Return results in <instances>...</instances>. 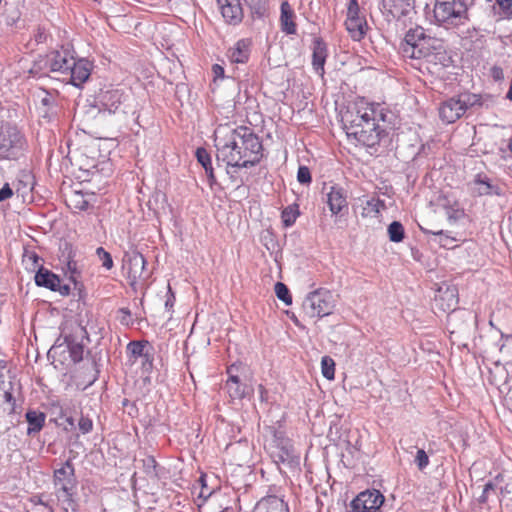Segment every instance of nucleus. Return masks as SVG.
I'll list each match as a JSON object with an SVG mask.
<instances>
[{"label": "nucleus", "mask_w": 512, "mask_h": 512, "mask_svg": "<svg viewBox=\"0 0 512 512\" xmlns=\"http://www.w3.org/2000/svg\"><path fill=\"white\" fill-rule=\"evenodd\" d=\"M89 206V203L88 201L84 200V199H81L77 205H76V208H78L79 210H86Z\"/></svg>", "instance_id": "69168bd1"}, {"label": "nucleus", "mask_w": 512, "mask_h": 512, "mask_svg": "<svg viewBox=\"0 0 512 512\" xmlns=\"http://www.w3.org/2000/svg\"><path fill=\"white\" fill-rule=\"evenodd\" d=\"M272 439L269 444V453L277 464H290L294 458L293 446L290 440L280 430L272 429Z\"/></svg>", "instance_id": "9b49d317"}, {"label": "nucleus", "mask_w": 512, "mask_h": 512, "mask_svg": "<svg viewBox=\"0 0 512 512\" xmlns=\"http://www.w3.org/2000/svg\"><path fill=\"white\" fill-rule=\"evenodd\" d=\"M367 110H364L359 103L348 106L342 114L343 128L349 139L367 147L370 154L377 152V146L387 137L386 128L379 123L373 122Z\"/></svg>", "instance_id": "f03ea898"}, {"label": "nucleus", "mask_w": 512, "mask_h": 512, "mask_svg": "<svg viewBox=\"0 0 512 512\" xmlns=\"http://www.w3.org/2000/svg\"><path fill=\"white\" fill-rule=\"evenodd\" d=\"M299 216V210L297 205L287 206L281 214V219L285 227L292 226L297 217Z\"/></svg>", "instance_id": "e433bc0d"}, {"label": "nucleus", "mask_w": 512, "mask_h": 512, "mask_svg": "<svg viewBox=\"0 0 512 512\" xmlns=\"http://www.w3.org/2000/svg\"><path fill=\"white\" fill-rule=\"evenodd\" d=\"M226 389L232 399H242L248 393V387L241 382L226 383Z\"/></svg>", "instance_id": "c9c22d12"}, {"label": "nucleus", "mask_w": 512, "mask_h": 512, "mask_svg": "<svg viewBox=\"0 0 512 512\" xmlns=\"http://www.w3.org/2000/svg\"><path fill=\"white\" fill-rule=\"evenodd\" d=\"M476 315L469 310L458 309L447 316V326L451 336L469 335L476 325Z\"/></svg>", "instance_id": "f8f14e48"}, {"label": "nucleus", "mask_w": 512, "mask_h": 512, "mask_svg": "<svg viewBox=\"0 0 512 512\" xmlns=\"http://www.w3.org/2000/svg\"><path fill=\"white\" fill-rule=\"evenodd\" d=\"M297 180L301 184H310L312 181L311 173L308 167L300 166L297 172Z\"/></svg>", "instance_id": "49530a36"}, {"label": "nucleus", "mask_w": 512, "mask_h": 512, "mask_svg": "<svg viewBox=\"0 0 512 512\" xmlns=\"http://www.w3.org/2000/svg\"><path fill=\"white\" fill-rule=\"evenodd\" d=\"M122 262V269L132 287L136 285L138 280H146L149 277V273L145 270L146 260L137 250L126 251Z\"/></svg>", "instance_id": "9d476101"}, {"label": "nucleus", "mask_w": 512, "mask_h": 512, "mask_svg": "<svg viewBox=\"0 0 512 512\" xmlns=\"http://www.w3.org/2000/svg\"><path fill=\"white\" fill-rule=\"evenodd\" d=\"M23 178H24L25 180L20 179V180L18 181L17 188H16V191H17V192L20 190V187H19V186H20L22 183H24V186L32 185V183H33V182H32V177H31L29 174L23 173Z\"/></svg>", "instance_id": "13d9d810"}, {"label": "nucleus", "mask_w": 512, "mask_h": 512, "mask_svg": "<svg viewBox=\"0 0 512 512\" xmlns=\"http://www.w3.org/2000/svg\"><path fill=\"white\" fill-rule=\"evenodd\" d=\"M506 98L508 100L512 101V79H511V82H510V85H509L508 92L506 94Z\"/></svg>", "instance_id": "774afa93"}, {"label": "nucleus", "mask_w": 512, "mask_h": 512, "mask_svg": "<svg viewBox=\"0 0 512 512\" xmlns=\"http://www.w3.org/2000/svg\"><path fill=\"white\" fill-rule=\"evenodd\" d=\"M41 104L46 108L43 117H48L49 113H55V97L49 93H45L44 97L41 99Z\"/></svg>", "instance_id": "a18cd8bd"}, {"label": "nucleus", "mask_w": 512, "mask_h": 512, "mask_svg": "<svg viewBox=\"0 0 512 512\" xmlns=\"http://www.w3.org/2000/svg\"><path fill=\"white\" fill-rule=\"evenodd\" d=\"M474 0H436L433 8L435 21L445 28H455L469 21V9Z\"/></svg>", "instance_id": "20e7f679"}, {"label": "nucleus", "mask_w": 512, "mask_h": 512, "mask_svg": "<svg viewBox=\"0 0 512 512\" xmlns=\"http://www.w3.org/2000/svg\"><path fill=\"white\" fill-rule=\"evenodd\" d=\"M500 492L503 496L512 495V476L509 477V481L505 485L500 487Z\"/></svg>", "instance_id": "6e6d98bb"}, {"label": "nucleus", "mask_w": 512, "mask_h": 512, "mask_svg": "<svg viewBox=\"0 0 512 512\" xmlns=\"http://www.w3.org/2000/svg\"><path fill=\"white\" fill-rule=\"evenodd\" d=\"M127 353L134 361L137 358H147L149 367L153 363V347L147 341H131L127 345Z\"/></svg>", "instance_id": "b1692460"}, {"label": "nucleus", "mask_w": 512, "mask_h": 512, "mask_svg": "<svg viewBox=\"0 0 512 512\" xmlns=\"http://www.w3.org/2000/svg\"><path fill=\"white\" fill-rule=\"evenodd\" d=\"M468 186L471 194L476 197L500 196L503 194V187L499 181L485 173H477Z\"/></svg>", "instance_id": "4468645a"}, {"label": "nucleus", "mask_w": 512, "mask_h": 512, "mask_svg": "<svg viewBox=\"0 0 512 512\" xmlns=\"http://www.w3.org/2000/svg\"><path fill=\"white\" fill-rule=\"evenodd\" d=\"M74 59V55L68 49L62 48L61 50H54L48 53L44 65L50 72L58 73L65 77L69 72L71 64H74Z\"/></svg>", "instance_id": "dca6fc26"}, {"label": "nucleus", "mask_w": 512, "mask_h": 512, "mask_svg": "<svg viewBox=\"0 0 512 512\" xmlns=\"http://www.w3.org/2000/svg\"><path fill=\"white\" fill-rule=\"evenodd\" d=\"M3 397H4V399H5V401L7 403H11L12 404L11 410H14L13 406H14V402L15 401H14V398L12 396V393L7 391V390H5L4 393H3Z\"/></svg>", "instance_id": "e2e57ef3"}, {"label": "nucleus", "mask_w": 512, "mask_h": 512, "mask_svg": "<svg viewBox=\"0 0 512 512\" xmlns=\"http://www.w3.org/2000/svg\"><path fill=\"white\" fill-rule=\"evenodd\" d=\"M385 208L383 200L378 198H370L363 202L362 217H378L381 210Z\"/></svg>", "instance_id": "7c9ffc66"}, {"label": "nucleus", "mask_w": 512, "mask_h": 512, "mask_svg": "<svg viewBox=\"0 0 512 512\" xmlns=\"http://www.w3.org/2000/svg\"><path fill=\"white\" fill-rule=\"evenodd\" d=\"M252 512H289V509L283 499L267 496L257 502Z\"/></svg>", "instance_id": "393cba45"}, {"label": "nucleus", "mask_w": 512, "mask_h": 512, "mask_svg": "<svg viewBox=\"0 0 512 512\" xmlns=\"http://www.w3.org/2000/svg\"><path fill=\"white\" fill-rule=\"evenodd\" d=\"M92 66V63L87 59H74V64H71L69 72L63 77V80L75 87H81L89 79Z\"/></svg>", "instance_id": "6ab92c4d"}, {"label": "nucleus", "mask_w": 512, "mask_h": 512, "mask_svg": "<svg viewBox=\"0 0 512 512\" xmlns=\"http://www.w3.org/2000/svg\"><path fill=\"white\" fill-rule=\"evenodd\" d=\"M384 501L385 497L379 490L367 489L350 502V512H377Z\"/></svg>", "instance_id": "ddd939ff"}, {"label": "nucleus", "mask_w": 512, "mask_h": 512, "mask_svg": "<svg viewBox=\"0 0 512 512\" xmlns=\"http://www.w3.org/2000/svg\"><path fill=\"white\" fill-rule=\"evenodd\" d=\"M142 468L147 477L151 479H158L160 474V467L153 456H146L141 460Z\"/></svg>", "instance_id": "f704fd0d"}, {"label": "nucleus", "mask_w": 512, "mask_h": 512, "mask_svg": "<svg viewBox=\"0 0 512 512\" xmlns=\"http://www.w3.org/2000/svg\"><path fill=\"white\" fill-rule=\"evenodd\" d=\"M495 7L503 19L512 20V0H495Z\"/></svg>", "instance_id": "58836bf2"}, {"label": "nucleus", "mask_w": 512, "mask_h": 512, "mask_svg": "<svg viewBox=\"0 0 512 512\" xmlns=\"http://www.w3.org/2000/svg\"><path fill=\"white\" fill-rule=\"evenodd\" d=\"M88 374L85 376V385L91 386L98 378L99 370L97 368L96 361L91 359L87 367Z\"/></svg>", "instance_id": "79ce46f5"}, {"label": "nucleus", "mask_w": 512, "mask_h": 512, "mask_svg": "<svg viewBox=\"0 0 512 512\" xmlns=\"http://www.w3.org/2000/svg\"><path fill=\"white\" fill-rule=\"evenodd\" d=\"M258 391L260 394L261 401H267L268 400V392L262 384H260L258 386Z\"/></svg>", "instance_id": "680f3d73"}, {"label": "nucleus", "mask_w": 512, "mask_h": 512, "mask_svg": "<svg viewBox=\"0 0 512 512\" xmlns=\"http://www.w3.org/2000/svg\"><path fill=\"white\" fill-rule=\"evenodd\" d=\"M400 52L404 58L425 59L428 63L445 65L447 61L443 40L426 34L421 26L407 31Z\"/></svg>", "instance_id": "7ed1b4c3"}, {"label": "nucleus", "mask_w": 512, "mask_h": 512, "mask_svg": "<svg viewBox=\"0 0 512 512\" xmlns=\"http://www.w3.org/2000/svg\"><path fill=\"white\" fill-rule=\"evenodd\" d=\"M13 189L10 187L8 183H5L4 186L0 189V202L6 201L13 196Z\"/></svg>", "instance_id": "8fccbe9b"}, {"label": "nucleus", "mask_w": 512, "mask_h": 512, "mask_svg": "<svg viewBox=\"0 0 512 512\" xmlns=\"http://www.w3.org/2000/svg\"><path fill=\"white\" fill-rule=\"evenodd\" d=\"M35 283L39 287L47 288L53 292H59L61 296H68L71 288L68 284H62L58 275L52 271L40 267L35 274Z\"/></svg>", "instance_id": "f3484780"}, {"label": "nucleus", "mask_w": 512, "mask_h": 512, "mask_svg": "<svg viewBox=\"0 0 512 512\" xmlns=\"http://www.w3.org/2000/svg\"><path fill=\"white\" fill-rule=\"evenodd\" d=\"M96 255L102 263V266L110 270L113 267V259L109 252H107L103 247H98L96 249Z\"/></svg>", "instance_id": "c03bdc74"}, {"label": "nucleus", "mask_w": 512, "mask_h": 512, "mask_svg": "<svg viewBox=\"0 0 512 512\" xmlns=\"http://www.w3.org/2000/svg\"><path fill=\"white\" fill-rule=\"evenodd\" d=\"M335 307L333 294L326 289L310 292L302 303V310L309 318H322L333 312Z\"/></svg>", "instance_id": "423d86ee"}, {"label": "nucleus", "mask_w": 512, "mask_h": 512, "mask_svg": "<svg viewBox=\"0 0 512 512\" xmlns=\"http://www.w3.org/2000/svg\"><path fill=\"white\" fill-rule=\"evenodd\" d=\"M490 75L495 81H502L504 79V71L500 66L497 65L491 67Z\"/></svg>", "instance_id": "3c124183"}, {"label": "nucleus", "mask_w": 512, "mask_h": 512, "mask_svg": "<svg viewBox=\"0 0 512 512\" xmlns=\"http://www.w3.org/2000/svg\"><path fill=\"white\" fill-rule=\"evenodd\" d=\"M250 42L246 39H241L228 50L227 56L232 63H245L250 55Z\"/></svg>", "instance_id": "cd10ccee"}, {"label": "nucleus", "mask_w": 512, "mask_h": 512, "mask_svg": "<svg viewBox=\"0 0 512 512\" xmlns=\"http://www.w3.org/2000/svg\"><path fill=\"white\" fill-rule=\"evenodd\" d=\"M196 158H197L198 162L205 169V172L208 176L210 185L215 184L216 178H215L213 167H212L211 157H210L209 153L207 152V150L204 148H197Z\"/></svg>", "instance_id": "2f4dec72"}, {"label": "nucleus", "mask_w": 512, "mask_h": 512, "mask_svg": "<svg viewBox=\"0 0 512 512\" xmlns=\"http://www.w3.org/2000/svg\"><path fill=\"white\" fill-rule=\"evenodd\" d=\"M388 236L392 242H401L405 236L403 225L398 221H393L388 226Z\"/></svg>", "instance_id": "4c0bfd02"}, {"label": "nucleus", "mask_w": 512, "mask_h": 512, "mask_svg": "<svg viewBox=\"0 0 512 512\" xmlns=\"http://www.w3.org/2000/svg\"><path fill=\"white\" fill-rule=\"evenodd\" d=\"M212 70L216 78L224 76V68L222 66L215 64L213 65Z\"/></svg>", "instance_id": "052dcab7"}, {"label": "nucleus", "mask_w": 512, "mask_h": 512, "mask_svg": "<svg viewBox=\"0 0 512 512\" xmlns=\"http://www.w3.org/2000/svg\"><path fill=\"white\" fill-rule=\"evenodd\" d=\"M414 462L420 471H423L429 465V455L424 449H417Z\"/></svg>", "instance_id": "37998d69"}, {"label": "nucleus", "mask_w": 512, "mask_h": 512, "mask_svg": "<svg viewBox=\"0 0 512 512\" xmlns=\"http://www.w3.org/2000/svg\"><path fill=\"white\" fill-rule=\"evenodd\" d=\"M79 429L83 434L89 433L93 428V422L90 418L82 416L78 423Z\"/></svg>", "instance_id": "09e8293b"}, {"label": "nucleus", "mask_w": 512, "mask_h": 512, "mask_svg": "<svg viewBox=\"0 0 512 512\" xmlns=\"http://www.w3.org/2000/svg\"><path fill=\"white\" fill-rule=\"evenodd\" d=\"M253 19H261L268 11L267 0H246Z\"/></svg>", "instance_id": "72a5a7b5"}, {"label": "nucleus", "mask_w": 512, "mask_h": 512, "mask_svg": "<svg viewBox=\"0 0 512 512\" xmlns=\"http://www.w3.org/2000/svg\"><path fill=\"white\" fill-rule=\"evenodd\" d=\"M219 9L226 23L239 24L243 17V8L240 0H217Z\"/></svg>", "instance_id": "aec40b11"}, {"label": "nucleus", "mask_w": 512, "mask_h": 512, "mask_svg": "<svg viewBox=\"0 0 512 512\" xmlns=\"http://www.w3.org/2000/svg\"><path fill=\"white\" fill-rule=\"evenodd\" d=\"M434 301L435 306L443 312L457 311L458 290L456 286L443 283L439 286Z\"/></svg>", "instance_id": "a211bd4d"}, {"label": "nucleus", "mask_w": 512, "mask_h": 512, "mask_svg": "<svg viewBox=\"0 0 512 512\" xmlns=\"http://www.w3.org/2000/svg\"><path fill=\"white\" fill-rule=\"evenodd\" d=\"M495 489V485L491 482H488L485 484L482 494L479 497L480 503H486L488 500V494L490 491H493Z\"/></svg>", "instance_id": "864d4df0"}, {"label": "nucleus", "mask_w": 512, "mask_h": 512, "mask_svg": "<svg viewBox=\"0 0 512 512\" xmlns=\"http://www.w3.org/2000/svg\"><path fill=\"white\" fill-rule=\"evenodd\" d=\"M55 495L63 512H80L79 505L74 498V488L56 489Z\"/></svg>", "instance_id": "a878e982"}, {"label": "nucleus", "mask_w": 512, "mask_h": 512, "mask_svg": "<svg viewBox=\"0 0 512 512\" xmlns=\"http://www.w3.org/2000/svg\"><path fill=\"white\" fill-rule=\"evenodd\" d=\"M321 368H322V374L323 376L328 379L332 380L335 376V362L332 358L328 356H324L321 360Z\"/></svg>", "instance_id": "ea45409f"}, {"label": "nucleus", "mask_w": 512, "mask_h": 512, "mask_svg": "<svg viewBox=\"0 0 512 512\" xmlns=\"http://www.w3.org/2000/svg\"><path fill=\"white\" fill-rule=\"evenodd\" d=\"M360 106L367 110L369 117L373 119V122L379 123L381 126H384L386 130L390 128L388 124H390L389 121V113L380 105V104H368L363 101H361ZM388 134V131H386Z\"/></svg>", "instance_id": "bb28decb"}, {"label": "nucleus", "mask_w": 512, "mask_h": 512, "mask_svg": "<svg viewBox=\"0 0 512 512\" xmlns=\"http://www.w3.org/2000/svg\"><path fill=\"white\" fill-rule=\"evenodd\" d=\"M214 145L218 165L228 168H249L257 165L263 157L260 137L246 126L232 128L220 125L214 131Z\"/></svg>", "instance_id": "f257e3e1"}, {"label": "nucleus", "mask_w": 512, "mask_h": 512, "mask_svg": "<svg viewBox=\"0 0 512 512\" xmlns=\"http://www.w3.org/2000/svg\"><path fill=\"white\" fill-rule=\"evenodd\" d=\"M312 66L314 71L321 77L325 74L324 65L328 56L327 45L322 38L313 40Z\"/></svg>", "instance_id": "4be33fe9"}, {"label": "nucleus", "mask_w": 512, "mask_h": 512, "mask_svg": "<svg viewBox=\"0 0 512 512\" xmlns=\"http://www.w3.org/2000/svg\"><path fill=\"white\" fill-rule=\"evenodd\" d=\"M168 292H169V296L167 297V299L165 301V306H166V308H171L174 305L175 296L172 293L170 286L168 287Z\"/></svg>", "instance_id": "bf43d9fd"}, {"label": "nucleus", "mask_w": 512, "mask_h": 512, "mask_svg": "<svg viewBox=\"0 0 512 512\" xmlns=\"http://www.w3.org/2000/svg\"><path fill=\"white\" fill-rule=\"evenodd\" d=\"M275 293L279 300L283 301L286 305L292 304V296L287 286L282 282L275 284Z\"/></svg>", "instance_id": "a19ab883"}, {"label": "nucleus", "mask_w": 512, "mask_h": 512, "mask_svg": "<svg viewBox=\"0 0 512 512\" xmlns=\"http://www.w3.org/2000/svg\"><path fill=\"white\" fill-rule=\"evenodd\" d=\"M87 337L86 329L83 326L77 325L71 333L64 335L62 343H60V338L57 339L55 345L50 349L49 354L57 353V351L65 345L69 351L71 360L74 363H78L83 360V339Z\"/></svg>", "instance_id": "6e6552de"}, {"label": "nucleus", "mask_w": 512, "mask_h": 512, "mask_svg": "<svg viewBox=\"0 0 512 512\" xmlns=\"http://www.w3.org/2000/svg\"><path fill=\"white\" fill-rule=\"evenodd\" d=\"M25 262H31L33 266L39 265L40 257L33 251H26L23 255Z\"/></svg>", "instance_id": "603ef678"}, {"label": "nucleus", "mask_w": 512, "mask_h": 512, "mask_svg": "<svg viewBox=\"0 0 512 512\" xmlns=\"http://www.w3.org/2000/svg\"><path fill=\"white\" fill-rule=\"evenodd\" d=\"M239 368L240 366L236 365V364H232L231 366H229L227 368V374L228 375H235V374H238V371H239Z\"/></svg>", "instance_id": "0e129e2a"}, {"label": "nucleus", "mask_w": 512, "mask_h": 512, "mask_svg": "<svg viewBox=\"0 0 512 512\" xmlns=\"http://www.w3.org/2000/svg\"><path fill=\"white\" fill-rule=\"evenodd\" d=\"M327 204L333 215L348 209L347 192L339 185H331L327 192Z\"/></svg>", "instance_id": "412c9836"}, {"label": "nucleus", "mask_w": 512, "mask_h": 512, "mask_svg": "<svg viewBox=\"0 0 512 512\" xmlns=\"http://www.w3.org/2000/svg\"><path fill=\"white\" fill-rule=\"evenodd\" d=\"M66 266L67 272L69 273V280L74 284V289L80 291L83 287L80 281L81 270L79 269L77 261H75L70 254Z\"/></svg>", "instance_id": "473e14b6"}, {"label": "nucleus", "mask_w": 512, "mask_h": 512, "mask_svg": "<svg viewBox=\"0 0 512 512\" xmlns=\"http://www.w3.org/2000/svg\"><path fill=\"white\" fill-rule=\"evenodd\" d=\"M25 145L24 136L15 126L0 127V159H18L23 154Z\"/></svg>", "instance_id": "0eeeda50"}, {"label": "nucleus", "mask_w": 512, "mask_h": 512, "mask_svg": "<svg viewBox=\"0 0 512 512\" xmlns=\"http://www.w3.org/2000/svg\"><path fill=\"white\" fill-rule=\"evenodd\" d=\"M237 382H240V377L238 374L228 375V379H227L226 383H237Z\"/></svg>", "instance_id": "338daca9"}, {"label": "nucleus", "mask_w": 512, "mask_h": 512, "mask_svg": "<svg viewBox=\"0 0 512 512\" xmlns=\"http://www.w3.org/2000/svg\"><path fill=\"white\" fill-rule=\"evenodd\" d=\"M294 11L291 8L290 4L287 1H284L281 4V15L280 22L282 31L286 34H295L296 33V24L294 22Z\"/></svg>", "instance_id": "c85d7f7f"}, {"label": "nucleus", "mask_w": 512, "mask_h": 512, "mask_svg": "<svg viewBox=\"0 0 512 512\" xmlns=\"http://www.w3.org/2000/svg\"><path fill=\"white\" fill-rule=\"evenodd\" d=\"M130 96L121 89H110L102 91L98 96L101 108L109 113H126L127 101Z\"/></svg>", "instance_id": "2eb2a0df"}, {"label": "nucleus", "mask_w": 512, "mask_h": 512, "mask_svg": "<svg viewBox=\"0 0 512 512\" xmlns=\"http://www.w3.org/2000/svg\"><path fill=\"white\" fill-rule=\"evenodd\" d=\"M425 232L426 233H431V234L436 235V236H440V244L442 246H446L448 241H453L454 240V239L450 238L449 236H447L444 233L443 230H437V231L426 230Z\"/></svg>", "instance_id": "5fc2aeb1"}, {"label": "nucleus", "mask_w": 512, "mask_h": 512, "mask_svg": "<svg viewBox=\"0 0 512 512\" xmlns=\"http://www.w3.org/2000/svg\"><path fill=\"white\" fill-rule=\"evenodd\" d=\"M345 26L354 41H360L365 37L368 23L365 14L361 11L358 0H349Z\"/></svg>", "instance_id": "1a4fd4ad"}, {"label": "nucleus", "mask_w": 512, "mask_h": 512, "mask_svg": "<svg viewBox=\"0 0 512 512\" xmlns=\"http://www.w3.org/2000/svg\"><path fill=\"white\" fill-rule=\"evenodd\" d=\"M118 313L122 315V317L120 318L121 323L127 325L129 323V318L131 316L130 310L128 308H120L118 310Z\"/></svg>", "instance_id": "4d7b16f0"}, {"label": "nucleus", "mask_w": 512, "mask_h": 512, "mask_svg": "<svg viewBox=\"0 0 512 512\" xmlns=\"http://www.w3.org/2000/svg\"><path fill=\"white\" fill-rule=\"evenodd\" d=\"M482 97L474 93H461L443 101L439 107V117L447 124L460 119L468 109L482 106Z\"/></svg>", "instance_id": "39448f33"}, {"label": "nucleus", "mask_w": 512, "mask_h": 512, "mask_svg": "<svg viewBox=\"0 0 512 512\" xmlns=\"http://www.w3.org/2000/svg\"><path fill=\"white\" fill-rule=\"evenodd\" d=\"M446 215L450 222H455L464 216V210L458 208L449 207L446 209Z\"/></svg>", "instance_id": "de8ad7c7"}, {"label": "nucleus", "mask_w": 512, "mask_h": 512, "mask_svg": "<svg viewBox=\"0 0 512 512\" xmlns=\"http://www.w3.org/2000/svg\"><path fill=\"white\" fill-rule=\"evenodd\" d=\"M75 482L73 464L67 460L62 467L56 469L54 472L55 488H75Z\"/></svg>", "instance_id": "5701e85b"}, {"label": "nucleus", "mask_w": 512, "mask_h": 512, "mask_svg": "<svg viewBox=\"0 0 512 512\" xmlns=\"http://www.w3.org/2000/svg\"><path fill=\"white\" fill-rule=\"evenodd\" d=\"M26 421L28 422L27 434L34 435L39 433L45 423L46 416L43 412L29 410L26 412Z\"/></svg>", "instance_id": "c756f323"}]
</instances>
